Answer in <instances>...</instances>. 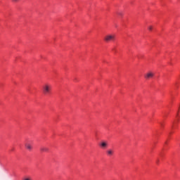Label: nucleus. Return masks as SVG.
I'll list each match as a JSON object with an SVG mask.
<instances>
[{
    "label": "nucleus",
    "instance_id": "7ed1b4c3",
    "mask_svg": "<svg viewBox=\"0 0 180 180\" xmlns=\"http://www.w3.org/2000/svg\"><path fill=\"white\" fill-rule=\"evenodd\" d=\"M25 148H27V150H28L29 151H32V150H33V146H32V143H29V142H26L25 143Z\"/></svg>",
    "mask_w": 180,
    "mask_h": 180
},
{
    "label": "nucleus",
    "instance_id": "423d86ee",
    "mask_svg": "<svg viewBox=\"0 0 180 180\" xmlns=\"http://www.w3.org/2000/svg\"><path fill=\"white\" fill-rule=\"evenodd\" d=\"M40 150L42 153H49V148L42 146V147H41Z\"/></svg>",
    "mask_w": 180,
    "mask_h": 180
},
{
    "label": "nucleus",
    "instance_id": "f257e3e1",
    "mask_svg": "<svg viewBox=\"0 0 180 180\" xmlns=\"http://www.w3.org/2000/svg\"><path fill=\"white\" fill-rule=\"evenodd\" d=\"M115 39H116L115 34H109L104 37V41L109 43L110 41H115Z\"/></svg>",
    "mask_w": 180,
    "mask_h": 180
},
{
    "label": "nucleus",
    "instance_id": "20e7f679",
    "mask_svg": "<svg viewBox=\"0 0 180 180\" xmlns=\"http://www.w3.org/2000/svg\"><path fill=\"white\" fill-rule=\"evenodd\" d=\"M108 141H103L100 143V147L103 149L108 148Z\"/></svg>",
    "mask_w": 180,
    "mask_h": 180
},
{
    "label": "nucleus",
    "instance_id": "39448f33",
    "mask_svg": "<svg viewBox=\"0 0 180 180\" xmlns=\"http://www.w3.org/2000/svg\"><path fill=\"white\" fill-rule=\"evenodd\" d=\"M154 77V73L152 72H149L145 75V78L146 79H150V78H153Z\"/></svg>",
    "mask_w": 180,
    "mask_h": 180
},
{
    "label": "nucleus",
    "instance_id": "f8f14e48",
    "mask_svg": "<svg viewBox=\"0 0 180 180\" xmlns=\"http://www.w3.org/2000/svg\"><path fill=\"white\" fill-rule=\"evenodd\" d=\"M179 115V111H178L177 112L176 117H178Z\"/></svg>",
    "mask_w": 180,
    "mask_h": 180
},
{
    "label": "nucleus",
    "instance_id": "1a4fd4ad",
    "mask_svg": "<svg viewBox=\"0 0 180 180\" xmlns=\"http://www.w3.org/2000/svg\"><path fill=\"white\" fill-rule=\"evenodd\" d=\"M117 14L119 15V16H123V13L119 12V13H117Z\"/></svg>",
    "mask_w": 180,
    "mask_h": 180
},
{
    "label": "nucleus",
    "instance_id": "9d476101",
    "mask_svg": "<svg viewBox=\"0 0 180 180\" xmlns=\"http://www.w3.org/2000/svg\"><path fill=\"white\" fill-rule=\"evenodd\" d=\"M24 180H32V179H30V178H25L24 179Z\"/></svg>",
    "mask_w": 180,
    "mask_h": 180
},
{
    "label": "nucleus",
    "instance_id": "0eeeda50",
    "mask_svg": "<svg viewBox=\"0 0 180 180\" xmlns=\"http://www.w3.org/2000/svg\"><path fill=\"white\" fill-rule=\"evenodd\" d=\"M108 155H113V150L112 149H109L107 150Z\"/></svg>",
    "mask_w": 180,
    "mask_h": 180
},
{
    "label": "nucleus",
    "instance_id": "f03ea898",
    "mask_svg": "<svg viewBox=\"0 0 180 180\" xmlns=\"http://www.w3.org/2000/svg\"><path fill=\"white\" fill-rule=\"evenodd\" d=\"M51 91V85L46 84L43 86V92L44 95H47L48 94H50Z\"/></svg>",
    "mask_w": 180,
    "mask_h": 180
},
{
    "label": "nucleus",
    "instance_id": "9b49d317",
    "mask_svg": "<svg viewBox=\"0 0 180 180\" xmlns=\"http://www.w3.org/2000/svg\"><path fill=\"white\" fill-rule=\"evenodd\" d=\"M13 1V2H18V1H19V0H12Z\"/></svg>",
    "mask_w": 180,
    "mask_h": 180
},
{
    "label": "nucleus",
    "instance_id": "6e6552de",
    "mask_svg": "<svg viewBox=\"0 0 180 180\" xmlns=\"http://www.w3.org/2000/svg\"><path fill=\"white\" fill-rule=\"evenodd\" d=\"M148 29L150 31L153 30V26L150 25V26L148 27Z\"/></svg>",
    "mask_w": 180,
    "mask_h": 180
}]
</instances>
